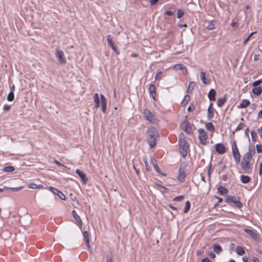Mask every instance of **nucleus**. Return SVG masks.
<instances>
[{
	"instance_id": "obj_36",
	"label": "nucleus",
	"mask_w": 262,
	"mask_h": 262,
	"mask_svg": "<svg viewBox=\"0 0 262 262\" xmlns=\"http://www.w3.org/2000/svg\"><path fill=\"white\" fill-rule=\"evenodd\" d=\"M216 24V21L215 20H212L211 22H210L207 27V28L209 30H212L215 28V25Z\"/></svg>"
},
{
	"instance_id": "obj_26",
	"label": "nucleus",
	"mask_w": 262,
	"mask_h": 262,
	"mask_svg": "<svg viewBox=\"0 0 262 262\" xmlns=\"http://www.w3.org/2000/svg\"><path fill=\"white\" fill-rule=\"evenodd\" d=\"M250 104V102L248 99H243L242 102L238 106V107L239 108H246Z\"/></svg>"
},
{
	"instance_id": "obj_11",
	"label": "nucleus",
	"mask_w": 262,
	"mask_h": 262,
	"mask_svg": "<svg viewBox=\"0 0 262 262\" xmlns=\"http://www.w3.org/2000/svg\"><path fill=\"white\" fill-rule=\"evenodd\" d=\"M215 151L220 155H223L226 151V147L222 143H219L215 145Z\"/></svg>"
},
{
	"instance_id": "obj_38",
	"label": "nucleus",
	"mask_w": 262,
	"mask_h": 262,
	"mask_svg": "<svg viewBox=\"0 0 262 262\" xmlns=\"http://www.w3.org/2000/svg\"><path fill=\"white\" fill-rule=\"evenodd\" d=\"M14 170H15V168L14 166L9 165V166H5L3 168V171L4 172H13Z\"/></svg>"
},
{
	"instance_id": "obj_4",
	"label": "nucleus",
	"mask_w": 262,
	"mask_h": 262,
	"mask_svg": "<svg viewBox=\"0 0 262 262\" xmlns=\"http://www.w3.org/2000/svg\"><path fill=\"white\" fill-rule=\"evenodd\" d=\"M225 202L227 204L233 203L238 208H242L243 206L239 198L234 195H226Z\"/></svg>"
},
{
	"instance_id": "obj_40",
	"label": "nucleus",
	"mask_w": 262,
	"mask_h": 262,
	"mask_svg": "<svg viewBox=\"0 0 262 262\" xmlns=\"http://www.w3.org/2000/svg\"><path fill=\"white\" fill-rule=\"evenodd\" d=\"M149 92L150 93V94H156V86H155V85L154 84H150L149 86Z\"/></svg>"
},
{
	"instance_id": "obj_46",
	"label": "nucleus",
	"mask_w": 262,
	"mask_h": 262,
	"mask_svg": "<svg viewBox=\"0 0 262 262\" xmlns=\"http://www.w3.org/2000/svg\"><path fill=\"white\" fill-rule=\"evenodd\" d=\"M255 147L258 154L262 153V144H257L256 145Z\"/></svg>"
},
{
	"instance_id": "obj_61",
	"label": "nucleus",
	"mask_w": 262,
	"mask_h": 262,
	"mask_svg": "<svg viewBox=\"0 0 262 262\" xmlns=\"http://www.w3.org/2000/svg\"><path fill=\"white\" fill-rule=\"evenodd\" d=\"M201 262H211V261L207 257H206L202 259Z\"/></svg>"
},
{
	"instance_id": "obj_8",
	"label": "nucleus",
	"mask_w": 262,
	"mask_h": 262,
	"mask_svg": "<svg viewBox=\"0 0 262 262\" xmlns=\"http://www.w3.org/2000/svg\"><path fill=\"white\" fill-rule=\"evenodd\" d=\"M199 139L200 143L202 145L206 144V140L207 139V133L203 128L198 129Z\"/></svg>"
},
{
	"instance_id": "obj_13",
	"label": "nucleus",
	"mask_w": 262,
	"mask_h": 262,
	"mask_svg": "<svg viewBox=\"0 0 262 262\" xmlns=\"http://www.w3.org/2000/svg\"><path fill=\"white\" fill-rule=\"evenodd\" d=\"M150 163L152 165L154 169L156 170V171L158 173H160V174H161L163 176H165L166 175V173L162 172V171L161 170V169L160 168V167H159V166L157 164V161L155 158H151Z\"/></svg>"
},
{
	"instance_id": "obj_62",
	"label": "nucleus",
	"mask_w": 262,
	"mask_h": 262,
	"mask_svg": "<svg viewBox=\"0 0 262 262\" xmlns=\"http://www.w3.org/2000/svg\"><path fill=\"white\" fill-rule=\"evenodd\" d=\"M215 198L218 199L217 204L221 203L223 201V199L222 198L219 197L217 196H215Z\"/></svg>"
},
{
	"instance_id": "obj_23",
	"label": "nucleus",
	"mask_w": 262,
	"mask_h": 262,
	"mask_svg": "<svg viewBox=\"0 0 262 262\" xmlns=\"http://www.w3.org/2000/svg\"><path fill=\"white\" fill-rule=\"evenodd\" d=\"M213 251L217 254H219L223 251V248L219 244L215 243L212 245Z\"/></svg>"
},
{
	"instance_id": "obj_54",
	"label": "nucleus",
	"mask_w": 262,
	"mask_h": 262,
	"mask_svg": "<svg viewBox=\"0 0 262 262\" xmlns=\"http://www.w3.org/2000/svg\"><path fill=\"white\" fill-rule=\"evenodd\" d=\"M249 128L248 127L245 130V136L246 137L248 138L249 140L250 141L249 136Z\"/></svg>"
},
{
	"instance_id": "obj_33",
	"label": "nucleus",
	"mask_w": 262,
	"mask_h": 262,
	"mask_svg": "<svg viewBox=\"0 0 262 262\" xmlns=\"http://www.w3.org/2000/svg\"><path fill=\"white\" fill-rule=\"evenodd\" d=\"M94 101L95 102V107L98 108L100 106V100L98 94L95 93L94 95Z\"/></svg>"
},
{
	"instance_id": "obj_27",
	"label": "nucleus",
	"mask_w": 262,
	"mask_h": 262,
	"mask_svg": "<svg viewBox=\"0 0 262 262\" xmlns=\"http://www.w3.org/2000/svg\"><path fill=\"white\" fill-rule=\"evenodd\" d=\"M240 180L243 184H247L251 181V178L247 175L242 174L240 176Z\"/></svg>"
},
{
	"instance_id": "obj_3",
	"label": "nucleus",
	"mask_w": 262,
	"mask_h": 262,
	"mask_svg": "<svg viewBox=\"0 0 262 262\" xmlns=\"http://www.w3.org/2000/svg\"><path fill=\"white\" fill-rule=\"evenodd\" d=\"M178 144L180 148V152L183 158L187 156L189 149V144L185 138H179Z\"/></svg>"
},
{
	"instance_id": "obj_57",
	"label": "nucleus",
	"mask_w": 262,
	"mask_h": 262,
	"mask_svg": "<svg viewBox=\"0 0 262 262\" xmlns=\"http://www.w3.org/2000/svg\"><path fill=\"white\" fill-rule=\"evenodd\" d=\"M208 255L210 257V258H214L215 257V256H216L215 254L214 253V252H212V251L209 252L208 253Z\"/></svg>"
},
{
	"instance_id": "obj_59",
	"label": "nucleus",
	"mask_w": 262,
	"mask_h": 262,
	"mask_svg": "<svg viewBox=\"0 0 262 262\" xmlns=\"http://www.w3.org/2000/svg\"><path fill=\"white\" fill-rule=\"evenodd\" d=\"M259 56H260V55L259 54H255L254 56V61H257L259 59Z\"/></svg>"
},
{
	"instance_id": "obj_63",
	"label": "nucleus",
	"mask_w": 262,
	"mask_h": 262,
	"mask_svg": "<svg viewBox=\"0 0 262 262\" xmlns=\"http://www.w3.org/2000/svg\"><path fill=\"white\" fill-rule=\"evenodd\" d=\"M257 118L258 119L259 118H260V119L262 118V110H260V111L258 112V115H257Z\"/></svg>"
},
{
	"instance_id": "obj_32",
	"label": "nucleus",
	"mask_w": 262,
	"mask_h": 262,
	"mask_svg": "<svg viewBox=\"0 0 262 262\" xmlns=\"http://www.w3.org/2000/svg\"><path fill=\"white\" fill-rule=\"evenodd\" d=\"M195 83L193 81H191L189 83L187 89V93L189 94L192 92L194 87L195 86Z\"/></svg>"
},
{
	"instance_id": "obj_60",
	"label": "nucleus",
	"mask_w": 262,
	"mask_h": 262,
	"mask_svg": "<svg viewBox=\"0 0 262 262\" xmlns=\"http://www.w3.org/2000/svg\"><path fill=\"white\" fill-rule=\"evenodd\" d=\"M162 72L160 71L155 76V80H157L158 79V78L162 75Z\"/></svg>"
},
{
	"instance_id": "obj_56",
	"label": "nucleus",
	"mask_w": 262,
	"mask_h": 262,
	"mask_svg": "<svg viewBox=\"0 0 262 262\" xmlns=\"http://www.w3.org/2000/svg\"><path fill=\"white\" fill-rule=\"evenodd\" d=\"M159 0H149V3L151 6L155 5Z\"/></svg>"
},
{
	"instance_id": "obj_10",
	"label": "nucleus",
	"mask_w": 262,
	"mask_h": 262,
	"mask_svg": "<svg viewBox=\"0 0 262 262\" xmlns=\"http://www.w3.org/2000/svg\"><path fill=\"white\" fill-rule=\"evenodd\" d=\"M49 189L52 193L56 194L61 200H66V198L65 195L59 189L52 186H50Z\"/></svg>"
},
{
	"instance_id": "obj_42",
	"label": "nucleus",
	"mask_w": 262,
	"mask_h": 262,
	"mask_svg": "<svg viewBox=\"0 0 262 262\" xmlns=\"http://www.w3.org/2000/svg\"><path fill=\"white\" fill-rule=\"evenodd\" d=\"M184 15V12L181 9L177 10V17L178 18H181Z\"/></svg>"
},
{
	"instance_id": "obj_37",
	"label": "nucleus",
	"mask_w": 262,
	"mask_h": 262,
	"mask_svg": "<svg viewBox=\"0 0 262 262\" xmlns=\"http://www.w3.org/2000/svg\"><path fill=\"white\" fill-rule=\"evenodd\" d=\"M190 100V96L188 94L186 95L183 99L182 100L181 102V104L182 106H185L188 102V101Z\"/></svg>"
},
{
	"instance_id": "obj_15",
	"label": "nucleus",
	"mask_w": 262,
	"mask_h": 262,
	"mask_svg": "<svg viewBox=\"0 0 262 262\" xmlns=\"http://www.w3.org/2000/svg\"><path fill=\"white\" fill-rule=\"evenodd\" d=\"M100 100H101V109L102 111L104 114L106 113V105H107V100L105 96L100 94Z\"/></svg>"
},
{
	"instance_id": "obj_64",
	"label": "nucleus",
	"mask_w": 262,
	"mask_h": 262,
	"mask_svg": "<svg viewBox=\"0 0 262 262\" xmlns=\"http://www.w3.org/2000/svg\"><path fill=\"white\" fill-rule=\"evenodd\" d=\"M242 260L243 262H249L248 258L246 256L243 257Z\"/></svg>"
},
{
	"instance_id": "obj_5",
	"label": "nucleus",
	"mask_w": 262,
	"mask_h": 262,
	"mask_svg": "<svg viewBox=\"0 0 262 262\" xmlns=\"http://www.w3.org/2000/svg\"><path fill=\"white\" fill-rule=\"evenodd\" d=\"M231 148H232V152L233 155V157L235 160V162L236 164L240 162L241 160V155L236 145V143L235 141H233L231 143Z\"/></svg>"
},
{
	"instance_id": "obj_47",
	"label": "nucleus",
	"mask_w": 262,
	"mask_h": 262,
	"mask_svg": "<svg viewBox=\"0 0 262 262\" xmlns=\"http://www.w3.org/2000/svg\"><path fill=\"white\" fill-rule=\"evenodd\" d=\"M195 106L193 103H191L187 107V111L188 112H192L194 111Z\"/></svg>"
},
{
	"instance_id": "obj_1",
	"label": "nucleus",
	"mask_w": 262,
	"mask_h": 262,
	"mask_svg": "<svg viewBox=\"0 0 262 262\" xmlns=\"http://www.w3.org/2000/svg\"><path fill=\"white\" fill-rule=\"evenodd\" d=\"M147 140L150 148L155 147L157 144V138L159 137V133L155 127H150L146 130Z\"/></svg>"
},
{
	"instance_id": "obj_50",
	"label": "nucleus",
	"mask_w": 262,
	"mask_h": 262,
	"mask_svg": "<svg viewBox=\"0 0 262 262\" xmlns=\"http://www.w3.org/2000/svg\"><path fill=\"white\" fill-rule=\"evenodd\" d=\"M164 14L168 16H172L174 14V12L171 10H167L164 12Z\"/></svg>"
},
{
	"instance_id": "obj_39",
	"label": "nucleus",
	"mask_w": 262,
	"mask_h": 262,
	"mask_svg": "<svg viewBox=\"0 0 262 262\" xmlns=\"http://www.w3.org/2000/svg\"><path fill=\"white\" fill-rule=\"evenodd\" d=\"M190 206H191L190 202L189 201H187L185 202V207L183 210V212L184 213H186L189 211V210H190Z\"/></svg>"
},
{
	"instance_id": "obj_35",
	"label": "nucleus",
	"mask_w": 262,
	"mask_h": 262,
	"mask_svg": "<svg viewBox=\"0 0 262 262\" xmlns=\"http://www.w3.org/2000/svg\"><path fill=\"white\" fill-rule=\"evenodd\" d=\"M28 187L31 189H41L43 188V186L41 184L37 185L31 183L28 185Z\"/></svg>"
},
{
	"instance_id": "obj_55",
	"label": "nucleus",
	"mask_w": 262,
	"mask_h": 262,
	"mask_svg": "<svg viewBox=\"0 0 262 262\" xmlns=\"http://www.w3.org/2000/svg\"><path fill=\"white\" fill-rule=\"evenodd\" d=\"M11 106L8 104H5L3 106V110L5 111H7L10 110Z\"/></svg>"
},
{
	"instance_id": "obj_16",
	"label": "nucleus",
	"mask_w": 262,
	"mask_h": 262,
	"mask_svg": "<svg viewBox=\"0 0 262 262\" xmlns=\"http://www.w3.org/2000/svg\"><path fill=\"white\" fill-rule=\"evenodd\" d=\"M244 231L245 233L250 236L253 239L256 241L258 239V237L257 235V233L254 230L248 228H245Z\"/></svg>"
},
{
	"instance_id": "obj_9",
	"label": "nucleus",
	"mask_w": 262,
	"mask_h": 262,
	"mask_svg": "<svg viewBox=\"0 0 262 262\" xmlns=\"http://www.w3.org/2000/svg\"><path fill=\"white\" fill-rule=\"evenodd\" d=\"M55 55L60 64H62L66 63L67 60L65 57L64 54L62 50H56Z\"/></svg>"
},
{
	"instance_id": "obj_51",
	"label": "nucleus",
	"mask_w": 262,
	"mask_h": 262,
	"mask_svg": "<svg viewBox=\"0 0 262 262\" xmlns=\"http://www.w3.org/2000/svg\"><path fill=\"white\" fill-rule=\"evenodd\" d=\"M111 49L114 51L116 53H117V54H119V52H118V50H117V47H116V46L113 44V45H111Z\"/></svg>"
},
{
	"instance_id": "obj_20",
	"label": "nucleus",
	"mask_w": 262,
	"mask_h": 262,
	"mask_svg": "<svg viewBox=\"0 0 262 262\" xmlns=\"http://www.w3.org/2000/svg\"><path fill=\"white\" fill-rule=\"evenodd\" d=\"M216 95V92L214 89H211L210 90L208 94V98L210 101H214L215 100Z\"/></svg>"
},
{
	"instance_id": "obj_34",
	"label": "nucleus",
	"mask_w": 262,
	"mask_h": 262,
	"mask_svg": "<svg viewBox=\"0 0 262 262\" xmlns=\"http://www.w3.org/2000/svg\"><path fill=\"white\" fill-rule=\"evenodd\" d=\"M205 127L210 132H214L215 130L213 123L211 122H207L205 124Z\"/></svg>"
},
{
	"instance_id": "obj_29",
	"label": "nucleus",
	"mask_w": 262,
	"mask_h": 262,
	"mask_svg": "<svg viewBox=\"0 0 262 262\" xmlns=\"http://www.w3.org/2000/svg\"><path fill=\"white\" fill-rule=\"evenodd\" d=\"M252 92L256 96L260 95L262 93V88L260 86H253Z\"/></svg>"
},
{
	"instance_id": "obj_49",
	"label": "nucleus",
	"mask_w": 262,
	"mask_h": 262,
	"mask_svg": "<svg viewBox=\"0 0 262 262\" xmlns=\"http://www.w3.org/2000/svg\"><path fill=\"white\" fill-rule=\"evenodd\" d=\"M261 83H262V78L254 81L252 83V85L253 86H257V85L260 84Z\"/></svg>"
},
{
	"instance_id": "obj_52",
	"label": "nucleus",
	"mask_w": 262,
	"mask_h": 262,
	"mask_svg": "<svg viewBox=\"0 0 262 262\" xmlns=\"http://www.w3.org/2000/svg\"><path fill=\"white\" fill-rule=\"evenodd\" d=\"M111 49L114 51L116 53H117V54H119V52H118V50H117V47H116V46L113 44V45H111Z\"/></svg>"
},
{
	"instance_id": "obj_41",
	"label": "nucleus",
	"mask_w": 262,
	"mask_h": 262,
	"mask_svg": "<svg viewBox=\"0 0 262 262\" xmlns=\"http://www.w3.org/2000/svg\"><path fill=\"white\" fill-rule=\"evenodd\" d=\"M251 139L253 142H256V139H257V134L256 132L254 130H252L251 132Z\"/></svg>"
},
{
	"instance_id": "obj_17",
	"label": "nucleus",
	"mask_w": 262,
	"mask_h": 262,
	"mask_svg": "<svg viewBox=\"0 0 262 262\" xmlns=\"http://www.w3.org/2000/svg\"><path fill=\"white\" fill-rule=\"evenodd\" d=\"M214 108L213 107V104L210 103L207 110V119L211 120L214 117Z\"/></svg>"
},
{
	"instance_id": "obj_31",
	"label": "nucleus",
	"mask_w": 262,
	"mask_h": 262,
	"mask_svg": "<svg viewBox=\"0 0 262 262\" xmlns=\"http://www.w3.org/2000/svg\"><path fill=\"white\" fill-rule=\"evenodd\" d=\"M226 101V95H225L224 97L220 98L217 100V105L219 107H221Z\"/></svg>"
},
{
	"instance_id": "obj_44",
	"label": "nucleus",
	"mask_w": 262,
	"mask_h": 262,
	"mask_svg": "<svg viewBox=\"0 0 262 262\" xmlns=\"http://www.w3.org/2000/svg\"><path fill=\"white\" fill-rule=\"evenodd\" d=\"M245 126V124L243 122H240L238 126L236 127V128L234 130V132H238L240 130H242L244 127Z\"/></svg>"
},
{
	"instance_id": "obj_28",
	"label": "nucleus",
	"mask_w": 262,
	"mask_h": 262,
	"mask_svg": "<svg viewBox=\"0 0 262 262\" xmlns=\"http://www.w3.org/2000/svg\"><path fill=\"white\" fill-rule=\"evenodd\" d=\"M23 188L22 186H19L17 187H8L4 186V189H6V191L7 192H15L21 190Z\"/></svg>"
},
{
	"instance_id": "obj_14",
	"label": "nucleus",
	"mask_w": 262,
	"mask_h": 262,
	"mask_svg": "<svg viewBox=\"0 0 262 262\" xmlns=\"http://www.w3.org/2000/svg\"><path fill=\"white\" fill-rule=\"evenodd\" d=\"M75 172L80 177L81 180L82 181V183L84 184H85L87 183L88 178H86V174L85 173H84L83 172H82L81 170H80L79 169H76Z\"/></svg>"
},
{
	"instance_id": "obj_58",
	"label": "nucleus",
	"mask_w": 262,
	"mask_h": 262,
	"mask_svg": "<svg viewBox=\"0 0 262 262\" xmlns=\"http://www.w3.org/2000/svg\"><path fill=\"white\" fill-rule=\"evenodd\" d=\"M258 173H259V176H261L262 174V162H260V163H259Z\"/></svg>"
},
{
	"instance_id": "obj_7",
	"label": "nucleus",
	"mask_w": 262,
	"mask_h": 262,
	"mask_svg": "<svg viewBox=\"0 0 262 262\" xmlns=\"http://www.w3.org/2000/svg\"><path fill=\"white\" fill-rule=\"evenodd\" d=\"M143 115L145 118L151 123H156L157 119L154 114L151 113L148 109L145 108L143 111Z\"/></svg>"
},
{
	"instance_id": "obj_43",
	"label": "nucleus",
	"mask_w": 262,
	"mask_h": 262,
	"mask_svg": "<svg viewBox=\"0 0 262 262\" xmlns=\"http://www.w3.org/2000/svg\"><path fill=\"white\" fill-rule=\"evenodd\" d=\"M106 40H107V42L110 46L114 44L111 35L109 34L107 36Z\"/></svg>"
},
{
	"instance_id": "obj_6",
	"label": "nucleus",
	"mask_w": 262,
	"mask_h": 262,
	"mask_svg": "<svg viewBox=\"0 0 262 262\" xmlns=\"http://www.w3.org/2000/svg\"><path fill=\"white\" fill-rule=\"evenodd\" d=\"M186 166L187 165L185 163H181L180 165L177 179L178 181L181 183H183L185 181V178L186 176L185 172Z\"/></svg>"
},
{
	"instance_id": "obj_24",
	"label": "nucleus",
	"mask_w": 262,
	"mask_h": 262,
	"mask_svg": "<svg viewBox=\"0 0 262 262\" xmlns=\"http://www.w3.org/2000/svg\"><path fill=\"white\" fill-rule=\"evenodd\" d=\"M217 192L221 195H227L228 193V190L226 188L220 185L217 189Z\"/></svg>"
},
{
	"instance_id": "obj_53",
	"label": "nucleus",
	"mask_w": 262,
	"mask_h": 262,
	"mask_svg": "<svg viewBox=\"0 0 262 262\" xmlns=\"http://www.w3.org/2000/svg\"><path fill=\"white\" fill-rule=\"evenodd\" d=\"M155 184L156 186H158V187H159L160 188H162L163 189H166V187H165V186L162 185L161 184H160L158 182H155Z\"/></svg>"
},
{
	"instance_id": "obj_25",
	"label": "nucleus",
	"mask_w": 262,
	"mask_h": 262,
	"mask_svg": "<svg viewBox=\"0 0 262 262\" xmlns=\"http://www.w3.org/2000/svg\"><path fill=\"white\" fill-rule=\"evenodd\" d=\"M83 239L85 243L86 246L88 248H90V239H89V234L87 231H84L83 232Z\"/></svg>"
},
{
	"instance_id": "obj_22",
	"label": "nucleus",
	"mask_w": 262,
	"mask_h": 262,
	"mask_svg": "<svg viewBox=\"0 0 262 262\" xmlns=\"http://www.w3.org/2000/svg\"><path fill=\"white\" fill-rule=\"evenodd\" d=\"M200 78L204 84H209L210 80L206 78V75L204 72H200Z\"/></svg>"
},
{
	"instance_id": "obj_12",
	"label": "nucleus",
	"mask_w": 262,
	"mask_h": 262,
	"mask_svg": "<svg viewBox=\"0 0 262 262\" xmlns=\"http://www.w3.org/2000/svg\"><path fill=\"white\" fill-rule=\"evenodd\" d=\"M72 215L76 221V224L81 229L82 226V221L80 217L77 214L75 210H72Z\"/></svg>"
},
{
	"instance_id": "obj_48",
	"label": "nucleus",
	"mask_w": 262,
	"mask_h": 262,
	"mask_svg": "<svg viewBox=\"0 0 262 262\" xmlns=\"http://www.w3.org/2000/svg\"><path fill=\"white\" fill-rule=\"evenodd\" d=\"M184 196L183 195H181L177 196L174 198L173 199V200L174 201L181 202L184 199Z\"/></svg>"
},
{
	"instance_id": "obj_19",
	"label": "nucleus",
	"mask_w": 262,
	"mask_h": 262,
	"mask_svg": "<svg viewBox=\"0 0 262 262\" xmlns=\"http://www.w3.org/2000/svg\"><path fill=\"white\" fill-rule=\"evenodd\" d=\"M14 91H15V86L14 84H13L10 88V91L9 93V94L7 96V100L8 101L11 102L14 100Z\"/></svg>"
},
{
	"instance_id": "obj_21",
	"label": "nucleus",
	"mask_w": 262,
	"mask_h": 262,
	"mask_svg": "<svg viewBox=\"0 0 262 262\" xmlns=\"http://www.w3.org/2000/svg\"><path fill=\"white\" fill-rule=\"evenodd\" d=\"M183 130L188 135H191L192 133L191 131V125L190 122L185 121V124L183 127Z\"/></svg>"
},
{
	"instance_id": "obj_30",
	"label": "nucleus",
	"mask_w": 262,
	"mask_h": 262,
	"mask_svg": "<svg viewBox=\"0 0 262 262\" xmlns=\"http://www.w3.org/2000/svg\"><path fill=\"white\" fill-rule=\"evenodd\" d=\"M235 252L238 255H243L245 252L244 248L241 246H237L235 248Z\"/></svg>"
},
{
	"instance_id": "obj_2",
	"label": "nucleus",
	"mask_w": 262,
	"mask_h": 262,
	"mask_svg": "<svg viewBox=\"0 0 262 262\" xmlns=\"http://www.w3.org/2000/svg\"><path fill=\"white\" fill-rule=\"evenodd\" d=\"M252 158V154L250 152H246L243 156L241 163V167L243 171L246 173H252V164L250 163Z\"/></svg>"
},
{
	"instance_id": "obj_18",
	"label": "nucleus",
	"mask_w": 262,
	"mask_h": 262,
	"mask_svg": "<svg viewBox=\"0 0 262 262\" xmlns=\"http://www.w3.org/2000/svg\"><path fill=\"white\" fill-rule=\"evenodd\" d=\"M173 69L176 71H181L183 74H186L187 73V69L184 65L179 63L176 64L173 66Z\"/></svg>"
},
{
	"instance_id": "obj_45",
	"label": "nucleus",
	"mask_w": 262,
	"mask_h": 262,
	"mask_svg": "<svg viewBox=\"0 0 262 262\" xmlns=\"http://www.w3.org/2000/svg\"><path fill=\"white\" fill-rule=\"evenodd\" d=\"M249 151L248 152H250L253 155H254L255 154V146L253 144L252 145H249Z\"/></svg>"
}]
</instances>
